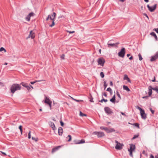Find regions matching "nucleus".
Segmentation results:
<instances>
[{
	"instance_id": "nucleus-4",
	"label": "nucleus",
	"mask_w": 158,
	"mask_h": 158,
	"mask_svg": "<svg viewBox=\"0 0 158 158\" xmlns=\"http://www.w3.org/2000/svg\"><path fill=\"white\" fill-rule=\"evenodd\" d=\"M125 53V49L124 48H123L121 49L120 51L118 53V56L121 57H123L124 56Z\"/></svg>"
},
{
	"instance_id": "nucleus-8",
	"label": "nucleus",
	"mask_w": 158,
	"mask_h": 158,
	"mask_svg": "<svg viewBox=\"0 0 158 158\" xmlns=\"http://www.w3.org/2000/svg\"><path fill=\"white\" fill-rule=\"evenodd\" d=\"M44 100L43 101H44V102L48 104H50V103L52 102V101H51L50 100V98L47 97L46 95H44Z\"/></svg>"
},
{
	"instance_id": "nucleus-13",
	"label": "nucleus",
	"mask_w": 158,
	"mask_h": 158,
	"mask_svg": "<svg viewBox=\"0 0 158 158\" xmlns=\"http://www.w3.org/2000/svg\"><path fill=\"white\" fill-rule=\"evenodd\" d=\"M50 126L52 128L53 130H55L56 129L55 125L54 123L50 122L49 123Z\"/></svg>"
},
{
	"instance_id": "nucleus-14",
	"label": "nucleus",
	"mask_w": 158,
	"mask_h": 158,
	"mask_svg": "<svg viewBox=\"0 0 158 158\" xmlns=\"http://www.w3.org/2000/svg\"><path fill=\"white\" fill-rule=\"evenodd\" d=\"M63 132V131L62 128L61 127H59L58 130V133L59 135L60 136L62 135Z\"/></svg>"
},
{
	"instance_id": "nucleus-41",
	"label": "nucleus",
	"mask_w": 158,
	"mask_h": 158,
	"mask_svg": "<svg viewBox=\"0 0 158 158\" xmlns=\"http://www.w3.org/2000/svg\"><path fill=\"white\" fill-rule=\"evenodd\" d=\"M25 87H26L28 90L30 89V86L29 85H28V84Z\"/></svg>"
},
{
	"instance_id": "nucleus-25",
	"label": "nucleus",
	"mask_w": 158,
	"mask_h": 158,
	"mask_svg": "<svg viewBox=\"0 0 158 158\" xmlns=\"http://www.w3.org/2000/svg\"><path fill=\"white\" fill-rule=\"evenodd\" d=\"M74 144H79L80 142L79 140H74L73 141Z\"/></svg>"
},
{
	"instance_id": "nucleus-36",
	"label": "nucleus",
	"mask_w": 158,
	"mask_h": 158,
	"mask_svg": "<svg viewBox=\"0 0 158 158\" xmlns=\"http://www.w3.org/2000/svg\"><path fill=\"white\" fill-rule=\"evenodd\" d=\"M89 98L90 99L89 101L91 102H94V101L93 100V98L92 97V96L90 95V96Z\"/></svg>"
},
{
	"instance_id": "nucleus-40",
	"label": "nucleus",
	"mask_w": 158,
	"mask_h": 158,
	"mask_svg": "<svg viewBox=\"0 0 158 158\" xmlns=\"http://www.w3.org/2000/svg\"><path fill=\"white\" fill-rule=\"evenodd\" d=\"M100 75L102 78H103L104 77V74L102 72H101L100 73Z\"/></svg>"
},
{
	"instance_id": "nucleus-59",
	"label": "nucleus",
	"mask_w": 158,
	"mask_h": 158,
	"mask_svg": "<svg viewBox=\"0 0 158 158\" xmlns=\"http://www.w3.org/2000/svg\"><path fill=\"white\" fill-rule=\"evenodd\" d=\"M49 17H50V15H48V17L46 18V20H48L49 19Z\"/></svg>"
},
{
	"instance_id": "nucleus-5",
	"label": "nucleus",
	"mask_w": 158,
	"mask_h": 158,
	"mask_svg": "<svg viewBox=\"0 0 158 158\" xmlns=\"http://www.w3.org/2000/svg\"><path fill=\"white\" fill-rule=\"evenodd\" d=\"M97 62L98 65H100L101 66H103L105 62V60L103 58H100L98 59Z\"/></svg>"
},
{
	"instance_id": "nucleus-48",
	"label": "nucleus",
	"mask_w": 158,
	"mask_h": 158,
	"mask_svg": "<svg viewBox=\"0 0 158 158\" xmlns=\"http://www.w3.org/2000/svg\"><path fill=\"white\" fill-rule=\"evenodd\" d=\"M104 96L105 97H106L107 96L106 93L105 92L103 93L102 94V96Z\"/></svg>"
},
{
	"instance_id": "nucleus-33",
	"label": "nucleus",
	"mask_w": 158,
	"mask_h": 158,
	"mask_svg": "<svg viewBox=\"0 0 158 158\" xmlns=\"http://www.w3.org/2000/svg\"><path fill=\"white\" fill-rule=\"evenodd\" d=\"M21 84L23 86V87H25L26 86H27V85L28 84L27 83H24V82H22L21 83Z\"/></svg>"
},
{
	"instance_id": "nucleus-24",
	"label": "nucleus",
	"mask_w": 158,
	"mask_h": 158,
	"mask_svg": "<svg viewBox=\"0 0 158 158\" xmlns=\"http://www.w3.org/2000/svg\"><path fill=\"white\" fill-rule=\"evenodd\" d=\"M149 87L151 88V89H152L156 91L157 93H158V87L157 88H152V87L151 86H150Z\"/></svg>"
},
{
	"instance_id": "nucleus-26",
	"label": "nucleus",
	"mask_w": 158,
	"mask_h": 158,
	"mask_svg": "<svg viewBox=\"0 0 158 158\" xmlns=\"http://www.w3.org/2000/svg\"><path fill=\"white\" fill-rule=\"evenodd\" d=\"M99 102L102 103L103 102H108V100L107 99H105L104 98H102V99L99 101Z\"/></svg>"
},
{
	"instance_id": "nucleus-6",
	"label": "nucleus",
	"mask_w": 158,
	"mask_h": 158,
	"mask_svg": "<svg viewBox=\"0 0 158 158\" xmlns=\"http://www.w3.org/2000/svg\"><path fill=\"white\" fill-rule=\"evenodd\" d=\"M115 143H116V144L115 146V148L116 149L120 150L122 149V145L121 144L118 142L117 140H115Z\"/></svg>"
},
{
	"instance_id": "nucleus-61",
	"label": "nucleus",
	"mask_w": 158,
	"mask_h": 158,
	"mask_svg": "<svg viewBox=\"0 0 158 158\" xmlns=\"http://www.w3.org/2000/svg\"><path fill=\"white\" fill-rule=\"evenodd\" d=\"M32 139L33 140H35L36 141H37V140L35 138H34V137H32Z\"/></svg>"
},
{
	"instance_id": "nucleus-2",
	"label": "nucleus",
	"mask_w": 158,
	"mask_h": 158,
	"mask_svg": "<svg viewBox=\"0 0 158 158\" xmlns=\"http://www.w3.org/2000/svg\"><path fill=\"white\" fill-rule=\"evenodd\" d=\"M119 44V42H117L114 43H112L111 40L109 41V48H117L118 47V45Z\"/></svg>"
},
{
	"instance_id": "nucleus-18",
	"label": "nucleus",
	"mask_w": 158,
	"mask_h": 158,
	"mask_svg": "<svg viewBox=\"0 0 158 158\" xmlns=\"http://www.w3.org/2000/svg\"><path fill=\"white\" fill-rule=\"evenodd\" d=\"M123 79L124 80H127L128 81V82H131V81L130 79L128 77L127 75H124V78H123Z\"/></svg>"
},
{
	"instance_id": "nucleus-46",
	"label": "nucleus",
	"mask_w": 158,
	"mask_h": 158,
	"mask_svg": "<svg viewBox=\"0 0 158 158\" xmlns=\"http://www.w3.org/2000/svg\"><path fill=\"white\" fill-rule=\"evenodd\" d=\"M65 18V17L63 15H60L58 17V18L59 19H60V18H62V19H64V18Z\"/></svg>"
},
{
	"instance_id": "nucleus-57",
	"label": "nucleus",
	"mask_w": 158,
	"mask_h": 158,
	"mask_svg": "<svg viewBox=\"0 0 158 158\" xmlns=\"http://www.w3.org/2000/svg\"><path fill=\"white\" fill-rule=\"evenodd\" d=\"M130 152V156H132V151H129Z\"/></svg>"
},
{
	"instance_id": "nucleus-64",
	"label": "nucleus",
	"mask_w": 158,
	"mask_h": 158,
	"mask_svg": "<svg viewBox=\"0 0 158 158\" xmlns=\"http://www.w3.org/2000/svg\"><path fill=\"white\" fill-rule=\"evenodd\" d=\"M111 91L112 90L109 87V92L111 94Z\"/></svg>"
},
{
	"instance_id": "nucleus-10",
	"label": "nucleus",
	"mask_w": 158,
	"mask_h": 158,
	"mask_svg": "<svg viewBox=\"0 0 158 158\" xmlns=\"http://www.w3.org/2000/svg\"><path fill=\"white\" fill-rule=\"evenodd\" d=\"M35 36V33L33 32L32 31H31L30 32V34L28 36L27 38V39L29 38H31V39H34Z\"/></svg>"
},
{
	"instance_id": "nucleus-29",
	"label": "nucleus",
	"mask_w": 158,
	"mask_h": 158,
	"mask_svg": "<svg viewBox=\"0 0 158 158\" xmlns=\"http://www.w3.org/2000/svg\"><path fill=\"white\" fill-rule=\"evenodd\" d=\"M42 81V80H39V81L36 80L35 81H31V82H30V83L32 85V84H33L34 83H35L36 82L41 81Z\"/></svg>"
},
{
	"instance_id": "nucleus-9",
	"label": "nucleus",
	"mask_w": 158,
	"mask_h": 158,
	"mask_svg": "<svg viewBox=\"0 0 158 158\" xmlns=\"http://www.w3.org/2000/svg\"><path fill=\"white\" fill-rule=\"evenodd\" d=\"M158 58V51L156 52L155 55L151 57V58L150 59V61L152 62L155 61Z\"/></svg>"
},
{
	"instance_id": "nucleus-56",
	"label": "nucleus",
	"mask_w": 158,
	"mask_h": 158,
	"mask_svg": "<svg viewBox=\"0 0 158 158\" xmlns=\"http://www.w3.org/2000/svg\"><path fill=\"white\" fill-rule=\"evenodd\" d=\"M67 32H69L70 34H71V33H74L75 32V31H67Z\"/></svg>"
},
{
	"instance_id": "nucleus-55",
	"label": "nucleus",
	"mask_w": 158,
	"mask_h": 158,
	"mask_svg": "<svg viewBox=\"0 0 158 158\" xmlns=\"http://www.w3.org/2000/svg\"><path fill=\"white\" fill-rule=\"evenodd\" d=\"M64 54H63L61 56V59H64Z\"/></svg>"
},
{
	"instance_id": "nucleus-30",
	"label": "nucleus",
	"mask_w": 158,
	"mask_h": 158,
	"mask_svg": "<svg viewBox=\"0 0 158 158\" xmlns=\"http://www.w3.org/2000/svg\"><path fill=\"white\" fill-rule=\"evenodd\" d=\"M22 126L21 125H20L19 126V128L20 130L21 134L22 135V131H23V129H22Z\"/></svg>"
},
{
	"instance_id": "nucleus-32",
	"label": "nucleus",
	"mask_w": 158,
	"mask_h": 158,
	"mask_svg": "<svg viewBox=\"0 0 158 158\" xmlns=\"http://www.w3.org/2000/svg\"><path fill=\"white\" fill-rule=\"evenodd\" d=\"M55 20V19L54 20H52V24L49 25L50 27H52L54 25H55L54 21Z\"/></svg>"
},
{
	"instance_id": "nucleus-35",
	"label": "nucleus",
	"mask_w": 158,
	"mask_h": 158,
	"mask_svg": "<svg viewBox=\"0 0 158 158\" xmlns=\"http://www.w3.org/2000/svg\"><path fill=\"white\" fill-rule=\"evenodd\" d=\"M80 115L81 116H86V115L82 113L81 111L80 112Z\"/></svg>"
},
{
	"instance_id": "nucleus-3",
	"label": "nucleus",
	"mask_w": 158,
	"mask_h": 158,
	"mask_svg": "<svg viewBox=\"0 0 158 158\" xmlns=\"http://www.w3.org/2000/svg\"><path fill=\"white\" fill-rule=\"evenodd\" d=\"M93 134L97 135L98 138L102 137L105 135L103 132L100 131H94L93 133Z\"/></svg>"
},
{
	"instance_id": "nucleus-21",
	"label": "nucleus",
	"mask_w": 158,
	"mask_h": 158,
	"mask_svg": "<svg viewBox=\"0 0 158 158\" xmlns=\"http://www.w3.org/2000/svg\"><path fill=\"white\" fill-rule=\"evenodd\" d=\"M60 146H58L56 147L55 148H52V152H56V150H57L60 148Z\"/></svg>"
},
{
	"instance_id": "nucleus-50",
	"label": "nucleus",
	"mask_w": 158,
	"mask_h": 158,
	"mask_svg": "<svg viewBox=\"0 0 158 158\" xmlns=\"http://www.w3.org/2000/svg\"><path fill=\"white\" fill-rule=\"evenodd\" d=\"M149 95L148 96H143V98H144V99H147L148 98V97H149Z\"/></svg>"
},
{
	"instance_id": "nucleus-47",
	"label": "nucleus",
	"mask_w": 158,
	"mask_h": 158,
	"mask_svg": "<svg viewBox=\"0 0 158 158\" xmlns=\"http://www.w3.org/2000/svg\"><path fill=\"white\" fill-rule=\"evenodd\" d=\"M75 101L77 102H83V100H77L76 99H75Z\"/></svg>"
},
{
	"instance_id": "nucleus-60",
	"label": "nucleus",
	"mask_w": 158,
	"mask_h": 158,
	"mask_svg": "<svg viewBox=\"0 0 158 158\" xmlns=\"http://www.w3.org/2000/svg\"><path fill=\"white\" fill-rule=\"evenodd\" d=\"M154 158V157L153 156L152 154L150 156V158Z\"/></svg>"
},
{
	"instance_id": "nucleus-52",
	"label": "nucleus",
	"mask_w": 158,
	"mask_h": 158,
	"mask_svg": "<svg viewBox=\"0 0 158 158\" xmlns=\"http://www.w3.org/2000/svg\"><path fill=\"white\" fill-rule=\"evenodd\" d=\"M117 95L120 98V99H121V98L120 97V95L119 93L118 92H117Z\"/></svg>"
},
{
	"instance_id": "nucleus-63",
	"label": "nucleus",
	"mask_w": 158,
	"mask_h": 158,
	"mask_svg": "<svg viewBox=\"0 0 158 158\" xmlns=\"http://www.w3.org/2000/svg\"><path fill=\"white\" fill-rule=\"evenodd\" d=\"M110 85H111V86H112L113 85V83H112V82L111 81H110Z\"/></svg>"
},
{
	"instance_id": "nucleus-31",
	"label": "nucleus",
	"mask_w": 158,
	"mask_h": 158,
	"mask_svg": "<svg viewBox=\"0 0 158 158\" xmlns=\"http://www.w3.org/2000/svg\"><path fill=\"white\" fill-rule=\"evenodd\" d=\"M69 138V139L68 140V142L70 141H71V139H72V137H71V136L70 135H68V137H67L66 138Z\"/></svg>"
},
{
	"instance_id": "nucleus-22",
	"label": "nucleus",
	"mask_w": 158,
	"mask_h": 158,
	"mask_svg": "<svg viewBox=\"0 0 158 158\" xmlns=\"http://www.w3.org/2000/svg\"><path fill=\"white\" fill-rule=\"evenodd\" d=\"M123 89L124 90H126L128 92L130 91V89L128 88V86L125 85L123 86Z\"/></svg>"
},
{
	"instance_id": "nucleus-12",
	"label": "nucleus",
	"mask_w": 158,
	"mask_h": 158,
	"mask_svg": "<svg viewBox=\"0 0 158 158\" xmlns=\"http://www.w3.org/2000/svg\"><path fill=\"white\" fill-rule=\"evenodd\" d=\"M56 14L55 12H53L52 15H50L49 19L51 20H54L56 17Z\"/></svg>"
},
{
	"instance_id": "nucleus-49",
	"label": "nucleus",
	"mask_w": 158,
	"mask_h": 158,
	"mask_svg": "<svg viewBox=\"0 0 158 158\" xmlns=\"http://www.w3.org/2000/svg\"><path fill=\"white\" fill-rule=\"evenodd\" d=\"M137 108L140 110V112H142L143 110V109H142L140 107H139V106H138V108Z\"/></svg>"
},
{
	"instance_id": "nucleus-34",
	"label": "nucleus",
	"mask_w": 158,
	"mask_h": 158,
	"mask_svg": "<svg viewBox=\"0 0 158 158\" xmlns=\"http://www.w3.org/2000/svg\"><path fill=\"white\" fill-rule=\"evenodd\" d=\"M115 131V130L112 128H109V132H114Z\"/></svg>"
},
{
	"instance_id": "nucleus-53",
	"label": "nucleus",
	"mask_w": 158,
	"mask_h": 158,
	"mask_svg": "<svg viewBox=\"0 0 158 158\" xmlns=\"http://www.w3.org/2000/svg\"><path fill=\"white\" fill-rule=\"evenodd\" d=\"M50 104H48V105L49 106L50 109L51 110L52 109V102L50 103Z\"/></svg>"
},
{
	"instance_id": "nucleus-42",
	"label": "nucleus",
	"mask_w": 158,
	"mask_h": 158,
	"mask_svg": "<svg viewBox=\"0 0 158 158\" xmlns=\"http://www.w3.org/2000/svg\"><path fill=\"white\" fill-rule=\"evenodd\" d=\"M35 14L34 13L32 12H31L28 15H29L31 17V16H33Z\"/></svg>"
},
{
	"instance_id": "nucleus-27",
	"label": "nucleus",
	"mask_w": 158,
	"mask_h": 158,
	"mask_svg": "<svg viewBox=\"0 0 158 158\" xmlns=\"http://www.w3.org/2000/svg\"><path fill=\"white\" fill-rule=\"evenodd\" d=\"M107 86V85L106 84V81H104V89L105 90Z\"/></svg>"
},
{
	"instance_id": "nucleus-28",
	"label": "nucleus",
	"mask_w": 158,
	"mask_h": 158,
	"mask_svg": "<svg viewBox=\"0 0 158 158\" xmlns=\"http://www.w3.org/2000/svg\"><path fill=\"white\" fill-rule=\"evenodd\" d=\"M31 17L29 15H28L26 17V19L28 21H29L30 20Z\"/></svg>"
},
{
	"instance_id": "nucleus-45",
	"label": "nucleus",
	"mask_w": 158,
	"mask_h": 158,
	"mask_svg": "<svg viewBox=\"0 0 158 158\" xmlns=\"http://www.w3.org/2000/svg\"><path fill=\"white\" fill-rule=\"evenodd\" d=\"M31 131H29V133H28V138L29 139H30L31 138Z\"/></svg>"
},
{
	"instance_id": "nucleus-43",
	"label": "nucleus",
	"mask_w": 158,
	"mask_h": 158,
	"mask_svg": "<svg viewBox=\"0 0 158 158\" xmlns=\"http://www.w3.org/2000/svg\"><path fill=\"white\" fill-rule=\"evenodd\" d=\"M80 144L84 143H85V141L84 139H81V140H79Z\"/></svg>"
},
{
	"instance_id": "nucleus-39",
	"label": "nucleus",
	"mask_w": 158,
	"mask_h": 158,
	"mask_svg": "<svg viewBox=\"0 0 158 158\" xmlns=\"http://www.w3.org/2000/svg\"><path fill=\"white\" fill-rule=\"evenodd\" d=\"M133 125L138 128H139V123H135L133 124Z\"/></svg>"
},
{
	"instance_id": "nucleus-58",
	"label": "nucleus",
	"mask_w": 158,
	"mask_h": 158,
	"mask_svg": "<svg viewBox=\"0 0 158 158\" xmlns=\"http://www.w3.org/2000/svg\"><path fill=\"white\" fill-rule=\"evenodd\" d=\"M121 114L122 115H124V116H126V115L125 114V113H124L123 112H121Z\"/></svg>"
},
{
	"instance_id": "nucleus-51",
	"label": "nucleus",
	"mask_w": 158,
	"mask_h": 158,
	"mask_svg": "<svg viewBox=\"0 0 158 158\" xmlns=\"http://www.w3.org/2000/svg\"><path fill=\"white\" fill-rule=\"evenodd\" d=\"M60 123L61 126L62 127L64 125V123L62 121H60Z\"/></svg>"
},
{
	"instance_id": "nucleus-54",
	"label": "nucleus",
	"mask_w": 158,
	"mask_h": 158,
	"mask_svg": "<svg viewBox=\"0 0 158 158\" xmlns=\"http://www.w3.org/2000/svg\"><path fill=\"white\" fill-rule=\"evenodd\" d=\"M150 111H151V112H152V114H154V110H152V108H150Z\"/></svg>"
},
{
	"instance_id": "nucleus-19",
	"label": "nucleus",
	"mask_w": 158,
	"mask_h": 158,
	"mask_svg": "<svg viewBox=\"0 0 158 158\" xmlns=\"http://www.w3.org/2000/svg\"><path fill=\"white\" fill-rule=\"evenodd\" d=\"M110 101L113 103H115V94L113 96L112 98L110 99Z\"/></svg>"
},
{
	"instance_id": "nucleus-23",
	"label": "nucleus",
	"mask_w": 158,
	"mask_h": 158,
	"mask_svg": "<svg viewBox=\"0 0 158 158\" xmlns=\"http://www.w3.org/2000/svg\"><path fill=\"white\" fill-rule=\"evenodd\" d=\"M104 110L107 114H109V107H106L104 108Z\"/></svg>"
},
{
	"instance_id": "nucleus-1",
	"label": "nucleus",
	"mask_w": 158,
	"mask_h": 158,
	"mask_svg": "<svg viewBox=\"0 0 158 158\" xmlns=\"http://www.w3.org/2000/svg\"><path fill=\"white\" fill-rule=\"evenodd\" d=\"M21 89V87L19 84H15L12 85L10 89L11 92L13 94L16 91L20 90Z\"/></svg>"
},
{
	"instance_id": "nucleus-16",
	"label": "nucleus",
	"mask_w": 158,
	"mask_h": 158,
	"mask_svg": "<svg viewBox=\"0 0 158 158\" xmlns=\"http://www.w3.org/2000/svg\"><path fill=\"white\" fill-rule=\"evenodd\" d=\"M135 146L132 144L130 145V148L128 149L129 151H133L135 149Z\"/></svg>"
},
{
	"instance_id": "nucleus-37",
	"label": "nucleus",
	"mask_w": 158,
	"mask_h": 158,
	"mask_svg": "<svg viewBox=\"0 0 158 158\" xmlns=\"http://www.w3.org/2000/svg\"><path fill=\"white\" fill-rule=\"evenodd\" d=\"M3 51H4L5 52H6V49L3 47H1L0 48V52H2Z\"/></svg>"
},
{
	"instance_id": "nucleus-11",
	"label": "nucleus",
	"mask_w": 158,
	"mask_h": 158,
	"mask_svg": "<svg viewBox=\"0 0 158 158\" xmlns=\"http://www.w3.org/2000/svg\"><path fill=\"white\" fill-rule=\"evenodd\" d=\"M142 118L143 119H145L147 117L146 114H145L144 110L140 112Z\"/></svg>"
},
{
	"instance_id": "nucleus-44",
	"label": "nucleus",
	"mask_w": 158,
	"mask_h": 158,
	"mask_svg": "<svg viewBox=\"0 0 158 158\" xmlns=\"http://www.w3.org/2000/svg\"><path fill=\"white\" fill-rule=\"evenodd\" d=\"M138 136H139V135H135L134 136V137L132 138V139H135L137 138V137H138Z\"/></svg>"
},
{
	"instance_id": "nucleus-7",
	"label": "nucleus",
	"mask_w": 158,
	"mask_h": 158,
	"mask_svg": "<svg viewBox=\"0 0 158 158\" xmlns=\"http://www.w3.org/2000/svg\"><path fill=\"white\" fill-rule=\"evenodd\" d=\"M157 5L155 4L153 6H150L149 5H148L147 7L148 8V10L151 12H153L156 8Z\"/></svg>"
},
{
	"instance_id": "nucleus-17",
	"label": "nucleus",
	"mask_w": 158,
	"mask_h": 158,
	"mask_svg": "<svg viewBox=\"0 0 158 158\" xmlns=\"http://www.w3.org/2000/svg\"><path fill=\"white\" fill-rule=\"evenodd\" d=\"M150 35L153 36L155 38L156 40H157V37L156 34V33L154 32H152L150 33Z\"/></svg>"
},
{
	"instance_id": "nucleus-20",
	"label": "nucleus",
	"mask_w": 158,
	"mask_h": 158,
	"mask_svg": "<svg viewBox=\"0 0 158 158\" xmlns=\"http://www.w3.org/2000/svg\"><path fill=\"white\" fill-rule=\"evenodd\" d=\"M152 89H151L149 87V86L148 87V95L149 96H151L152 93Z\"/></svg>"
},
{
	"instance_id": "nucleus-38",
	"label": "nucleus",
	"mask_w": 158,
	"mask_h": 158,
	"mask_svg": "<svg viewBox=\"0 0 158 158\" xmlns=\"http://www.w3.org/2000/svg\"><path fill=\"white\" fill-rule=\"evenodd\" d=\"M139 59L140 60H141L143 59V58L142 57L141 55L140 54H139Z\"/></svg>"
},
{
	"instance_id": "nucleus-15",
	"label": "nucleus",
	"mask_w": 158,
	"mask_h": 158,
	"mask_svg": "<svg viewBox=\"0 0 158 158\" xmlns=\"http://www.w3.org/2000/svg\"><path fill=\"white\" fill-rule=\"evenodd\" d=\"M100 129L101 130L105 131L107 133H109V129L106 127H100Z\"/></svg>"
},
{
	"instance_id": "nucleus-62",
	"label": "nucleus",
	"mask_w": 158,
	"mask_h": 158,
	"mask_svg": "<svg viewBox=\"0 0 158 158\" xmlns=\"http://www.w3.org/2000/svg\"><path fill=\"white\" fill-rule=\"evenodd\" d=\"M133 59V57L132 56H131L129 58V59L130 60H131Z\"/></svg>"
}]
</instances>
